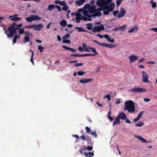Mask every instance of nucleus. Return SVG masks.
<instances>
[{"label":"nucleus","mask_w":157,"mask_h":157,"mask_svg":"<svg viewBox=\"0 0 157 157\" xmlns=\"http://www.w3.org/2000/svg\"><path fill=\"white\" fill-rule=\"evenodd\" d=\"M129 58L130 62L131 63H133L137 59L138 57L135 55H131L129 56Z\"/></svg>","instance_id":"nucleus-9"},{"label":"nucleus","mask_w":157,"mask_h":157,"mask_svg":"<svg viewBox=\"0 0 157 157\" xmlns=\"http://www.w3.org/2000/svg\"><path fill=\"white\" fill-rule=\"evenodd\" d=\"M85 0H77L76 1L75 3L78 5V6L82 5L83 3L85 2Z\"/></svg>","instance_id":"nucleus-18"},{"label":"nucleus","mask_w":157,"mask_h":157,"mask_svg":"<svg viewBox=\"0 0 157 157\" xmlns=\"http://www.w3.org/2000/svg\"><path fill=\"white\" fill-rule=\"evenodd\" d=\"M86 25L87 26L86 28L89 30H93V28L92 27V26H93L92 24L91 23H88L86 24Z\"/></svg>","instance_id":"nucleus-21"},{"label":"nucleus","mask_w":157,"mask_h":157,"mask_svg":"<svg viewBox=\"0 0 157 157\" xmlns=\"http://www.w3.org/2000/svg\"><path fill=\"white\" fill-rule=\"evenodd\" d=\"M93 80V79L92 78H85L81 79L80 81V82L83 84L85 83L88 82L90 81H92Z\"/></svg>","instance_id":"nucleus-13"},{"label":"nucleus","mask_w":157,"mask_h":157,"mask_svg":"<svg viewBox=\"0 0 157 157\" xmlns=\"http://www.w3.org/2000/svg\"><path fill=\"white\" fill-rule=\"evenodd\" d=\"M62 48L65 49H66L67 50H69L70 49V48L68 47H67L65 46H62Z\"/></svg>","instance_id":"nucleus-61"},{"label":"nucleus","mask_w":157,"mask_h":157,"mask_svg":"<svg viewBox=\"0 0 157 157\" xmlns=\"http://www.w3.org/2000/svg\"><path fill=\"white\" fill-rule=\"evenodd\" d=\"M75 29H77L78 30V31L79 32H84L86 33H88L90 34H92V31H91L90 32H88V31L84 29H83L82 27H76L75 28Z\"/></svg>","instance_id":"nucleus-8"},{"label":"nucleus","mask_w":157,"mask_h":157,"mask_svg":"<svg viewBox=\"0 0 157 157\" xmlns=\"http://www.w3.org/2000/svg\"><path fill=\"white\" fill-rule=\"evenodd\" d=\"M76 21L75 22L78 23L80 22V21L81 20V18H75Z\"/></svg>","instance_id":"nucleus-60"},{"label":"nucleus","mask_w":157,"mask_h":157,"mask_svg":"<svg viewBox=\"0 0 157 157\" xmlns=\"http://www.w3.org/2000/svg\"><path fill=\"white\" fill-rule=\"evenodd\" d=\"M55 7V5H49L48 6V8L47 9V10H52V9H54Z\"/></svg>","instance_id":"nucleus-32"},{"label":"nucleus","mask_w":157,"mask_h":157,"mask_svg":"<svg viewBox=\"0 0 157 157\" xmlns=\"http://www.w3.org/2000/svg\"><path fill=\"white\" fill-rule=\"evenodd\" d=\"M81 57L86 56H95V55L93 54H86L82 55H80Z\"/></svg>","instance_id":"nucleus-33"},{"label":"nucleus","mask_w":157,"mask_h":157,"mask_svg":"<svg viewBox=\"0 0 157 157\" xmlns=\"http://www.w3.org/2000/svg\"><path fill=\"white\" fill-rule=\"evenodd\" d=\"M144 125V123L142 121H139L135 124V125L138 127H141Z\"/></svg>","instance_id":"nucleus-31"},{"label":"nucleus","mask_w":157,"mask_h":157,"mask_svg":"<svg viewBox=\"0 0 157 157\" xmlns=\"http://www.w3.org/2000/svg\"><path fill=\"white\" fill-rule=\"evenodd\" d=\"M120 123L121 121L120 120V119L117 116L115 121L113 123V126L114 127L115 125L119 124Z\"/></svg>","instance_id":"nucleus-16"},{"label":"nucleus","mask_w":157,"mask_h":157,"mask_svg":"<svg viewBox=\"0 0 157 157\" xmlns=\"http://www.w3.org/2000/svg\"><path fill=\"white\" fill-rule=\"evenodd\" d=\"M83 16L87 17H88L90 16H91V17H92V15L89 14L87 12H83Z\"/></svg>","instance_id":"nucleus-41"},{"label":"nucleus","mask_w":157,"mask_h":157,"mask_svg":"<svg viewBox=\"0 0 157 157\" xmlns=\"http://www.w3.org/2000/svg\"><path fill=\"white\" fill-rule=\"evenodd\" d=\"M91 134L92 135H93L94 136V137L96 138H97V135L96 134V132H92L91 133Z\"/></svg>","instance_id":"nucleus-55"},{"label":"nucleus","mask_w":157,"mask_h":157,"mask_svg":"<svg viewBox=\"0 0 157 157\" xmlns=\"http://www.w3.org/2000/svg\"><path fill=\"white\" fill-rule=\"evenodd\" d=\"M33 29L36 31L40 30L43 27V25L41 24L38 25H33Z\"/></svg>","instance_id":"nucleus-7"},{"label":"nucleus","mask_w":157,"mask_h":157,"mask_svg":"<svg viewBox=\"0 0 157 157\" xmlns=\"http://www.w3.org/2000/svg\"><path fill=\"white\" fill-rule=\"evenodd\" d=\"M136 137L140 140L143 141L145 143H148L149 142L146 141V140L145 139H144L142 137L140 136H137Z\"/></svg>","instance_id":"nucleus-23"},{"label":"nucleus","mask_w":157,"mask_h":157,"mask_svg":"<svg viewBox=\"0 0 157 157\" xmlns=\"http://www.w3.org/2000/svg\"><path fill=\"white\" fill-rule=\"evenodd\" d=\"M112 0H98L97 2L98 6L100 7V11H103V14L108 15L109 12L113 10L115 6V4L113 2H111Z\"/></svg>","instance_id":"nucleus-1"},{"label":"nucleus","mask_w":157,"mask_h":157,"mask_svg":"<svg viewBox=\"0 0 157 157\" xmlns=\"http://www.w3.org/2000/svg\"><path fill=\"white\" fill-rule=\"evenodd\" d=\"M85 129L86 131V132L87 133H89L90 132H91L90 129L89 127H88L87 126H86L85 127Z\"/></svg>","instance_id":"nucleus-45"},{"label":"nucleus","mask_w":157,"mask_h":157,"mask_svg":"<svg viewBox=\"0 0 157 157\" xmlns=\"http://www.w3.org/2000/svg\"><path fill=\"white\" fill-rule=\"evenodd\" d=\"M59 24L62 27L65 26L67 25V21L65 20H63L60 22Z\"/></svg>","instance_id":"nucleus-20"},{"label":"nucleus","mask_w":157,"mask_h":157,"mask_svg":"<svg viewBox=\"0 0 157 157\" xmlns=\"http://www.w3.org/2000/svg\"><path fill=\"white\" fill-rule=\"evenodd\" d=\"M129 90L130 92H132L142 93L146 91V90L144 88L138 87L131 89Z\"/></svg>","instance_id":"nucleus-4"},{"label":"nucleus","mask_w":157,"mask_h":157,"mask_svg":"<svg viewBox=\"0 0 157 157\" xmlns=\"http://www.w3.org/2000/svg\"><path fill=\"white\" fill-rule=\"evenodd\" d=\"M90 7V4L89 3L86 4L84 6V8L85 9H89Z\"/></svg>","instance_id":"nucleus-50"},{"label":"nucleus","mask_w":157,"mask_h":157,"mask_svg":"<svg viewBox=\"0 0 157 157\" xmlns=\"http://www.w3.org/2000/svg\"><path fill=\"white\" fill-rule=\"evenodd\" d=\"M8 30L10 32V33L8 34L7 35L8 38L12 37L14 34L17 33V31L10 29H8Z\"/></svg>","instance_id":"nucleus-12"},{"label":"nucleus","mask_w":157,"mask_h":157,"mask_svg":"<svg viewBox=\"0 0 157 157\" xmlns=\"http://www.w3.org/2000/svg\"><path fill=\"white\" fill-rule=\"evenodd\" d=\"M69 50L72 52H76V50L75 49L70 48Z\"/></svg>","instance_id":"nucleus-63"},{"label":"nucleus","mask_w":157,"mask_h":157,"mask_svg":"<svg viewBox=\"0 0 157 157\" xmlns=\"http://www.w3.org/2000/svg\"><path fill=\"white\" fill-rule=\"evenodd\" d=\"M95 8L96 7L94 5H93L90 6L88 9L89 12L91 13H93L95 11Z\"/></svg>","instance_id":"nucleus-15"},{"label":"nucleus","mask_w":157,"mask_h":157,"mask_svg":"<svg viewBox=\"0 0 157 157\" xmlns=\"http://www.w3.org/2000/svg\"><path fill=\"white\" fill-rule=\"evenodd\" d=\"M64 6L63 7L62 9L63 10L67 11L69 8L68 6Z\"/></svg>","instance_id":"nucleus-52"},{"label":"nucleus","mask_w":157,"mask_h":157,"mask_svg":"<svg viewBox=\"0 0 157 157\" xmlns=\"http://www.w3.org/2000/svg\"><path fill=\"white\" fill-rule=\"evenodd\" d=\"M105 29V27L103 25H101L100 26H94L93 30L94 33H92V34H94L96 32L99 33L101 31L104 30Z\"/></svg>","instance_id":"nucleus-3"},{"label":"nucleus","mask_w":157,"mask_h":157,"mask_svg":"<svg viewBox=\"0 0 157 157\" xmlns=\"http://www.w3.org/2000/svg\"><path fill=\"white\" fill-rule=\"evenodd\" d=\"M19 37L20 36H18L17 34H16L15 35L14 38L13 39V44H15L16 43L17 38H19Z\"/></svg>","instance_id":"nucleus-29"},{"label":"nucleus","mask_w":157,"mask_h":157,"mask_svg":"<svg viewBox=\"0 0 157 157\" xmlns=\"http://www.w3.org/2000/svg\"><path fill=\"white\" fill-rule=\"evenodd\" d=\"M93 148V147L91 146H88L87 147V150L89 151H91L92 150Z\"/></svg>","instance_id":"nucleus-58"},{"label":"nucleus","mask_w":157,"mask_h":157,"mask_svg":"<svg viewBox=\"0 0 157 157\" xmlns=\"http://www.w3.org/2000/svg\"><path fill=\"white\" fill-rule=\"evenodd\" d=\"M117 117H118L120 119L123 120H125L127 118L126 115L123 112L120 113Z\"/></svg>","instance_id":"nucleus-11"},{"label":"nucleus","mask_w":157,"mask_h":157,"mask_svg":"<svg viewBox=\"0 0 157 157\" xmlns=\"http://www.w3.org/2000/svg\"><path fill=\"white\" fill-rule=\"evenodd\" d=\"M101 13L100 12H97L94 13L93 14L92 16V17H94V16H98L100 17L101 15Z\"/></svg>","instance_id":"nucleus-30"},{"label":"nucleus","mask_w":157,"mask_h":157,"mask_svg":"<svg viewBox=\"0 0 157 157\" xmlns=\"http://www.w3.org/2000/svg\"><path fill=\"white\" fill-rule=\"evenodd\" d=\"M77 73L78 75L82 76L85 74H86V72L82 71H78L77 72Z\"/></svg>","instance_id":"nucleus-36"},{"label":"nucleus","mask_w":157,"mask_h":157,"mask_svg":"<svg viewBox=\"0 0 157 157\" xmlns=\"http://www.w3.org/2000/svg\"><path fill=\"white\" fill-rule=\"evenodd\" d=\"M121 102V101L119 99H117V101L115 102V104L116 105L119 104Z\"/></svg>","instance_id":"nucleus-62"},{"label":"nucleus","mask_w":157,"mask_h":157,"mask_svg":"<svg viewBox=\"0 0 157 157\" xmlns=\"http://www.w3.org/2000/svg\"><path fill=\"white\" fill-rule=\"evenodd\" d=\"M144 112V111H142L141 112H140L139 113L137 117H138L140 119L141 118V117L142 116V115H143Z\"/></svg>","instance_id":"nucleus-46"},{"label":"nucleus","mask_w":157,"mask_h":157,"mask_svg":"<svg viewBox=\"0 0 157 157\" xmlns=\"http://www.w3.org/2000/svg\"><path fill=\"white\" fill-rule=\"evenodd\" d=\"M142 73L143 82H149V81L148 80L149 78V76L144 71H142Z\"/></svg>","instance_id":"nucleus-6"},{"label":"nucleus","mask_w":157,"mask_h":157,"mask_svg":"<svg viewBox=\"0 0 157 157\" xmlns=\"http://www.w3.org/2000/svg\"><path fill=\"white\" fill-rule=\"evenodd\" d=\"M107 98L108 101L111 99L110 95L109 94H106L104 97V98Z\"/></svg>","instance_id":"nucleus-42"},{"label":"nucleus","mask_w":157,"mask_h":157,"mask_svg":"<svg viewBox=\"0 0 157 157\" xmlns=\"http://www.w3.org/2000/svg\"><path fill=\"white\" fill-rule=\"evenodd\" d=\"M138 29V27L136 25H135L133 27L128 30V32L129 33L136 32L137 31Z\"/></svg>","instance_id":"nucleus-10"},{"label":"nucleus","mask_w":157,"mask_h":157,"mask_svg":"<svg viewBox=\"0 0 157 157\" xmlns=\"http://www.w3.org/2000/svg\"><path fill=\"white\" fill-rule=\"evenodd\" d=\"M70 56L74 57H81L80 55H78L77 53L71 54Z\"/></svg>","instance_id":"nucleus-51"},{"label":"nucleus","mask_w":157,"mask_h":157,"mask_svg":"<svg viewBox=\"0 0 157 157\" xmlns=\"http://www.w3.org/2000/svg\"><path fill=\"white\" fill-rule=\"evenodd\" d=\"M63 42L64 43H66V44H69L71 43V41L70 40H63Z\"/></svg>","instance_id":"nucleus-53"},{"label":"nucleus","mask_w":157,"mask_h":157,"mask_svg":"<svg viewBox=\"0 0 157 157\" xmlns=\"http://www.w3.org/2000/svg\"><path fill=\"white\" fill-rule=\"evenodd\" d=\"M123 0H117L116 1V4L117 6H119L121 3L123 2Z\"/></svg>","instance_id":"nucleus-40"},{"label":"nucleus","mask_w":157,"mask_h":157,"mask_svg":"<svg viewBox=\"0 0 157 157\" xmlns=\"http://www.w3.org/2000/svg\"><path fill=\"white\" fill-rule=\"evenodd\" d=\"M100 45H101L104 47L109 48L110 44H107L105 43H102L100 44Z\"/></svg>","instance_id":"nucleus-38"},{"label":"nucleus","mask_w":157,"mask_h":157,"mask_svg":"<svg viewBox=\"0 0 157 157\" xmlns=\"http://www.w3.org/2000/svg\"><path fill=\"white\" fill-rule=\"evenodd\" d=\"M55 7H56L57 9V10L59 11H61L62 10L60 6L58 5H56L55 6Z\"/></svg>","instance_id":"nucleus-54"},{"label":"nucleus","mask_w":157,"mask_h":157,"mask_svg":"<svg viewBox=\"0 0 157 157\" xmlns=\"http://www.w3.org/2000/svg\"><path fill=\"white\" fill-rule=\"evenodd\" d=\"M25 20L27 21L28 22H31L33 21V18L32 15H31L30 16H29L28 17H26L25 18Z\"/></svg>","instance_id":"nucleus-24"},{"label":"nucleus","mask_w":157,"mask_h":157,"mask_svg":"<svg viewBox=\"0 0 157 157\" xmlns=\"http://www.w3.org/2000/svg\"><path fill=\"white\" fill-rule=\"evenodd\" d=\"M16 29L17 30V29L19 30V34H22L24 33L25 30L23 28H17Z\"/></svg>","instance_id":"nucleus-26"},{"label":"nucleus","mask_w":157,"mask_h":157,"mask_svg":"<svg viewBox=\"0 0 157 157\" xmlns=\"http://www.w3.org/2000/svg\"><path fill=\"white\" fill-rule=\"evenodd\" d=\"M83 63H77L76 64H74L73 66L75 67H78V66H83Z\"/></svg>","instance_id":"nucleus-43"},{"label":"nucleus","mask_w":157,"mask_h":157,"mask_svg":"<svg viewBox=\"0 0 157 157\" xmlns=\"http://www.w3.org/2000/svg\"><path fill=\"white\" fill-rule=\"evenodd\" d=\"M151 30L155 32H157V28H152Z\"/></svg>","instance_id":"nucleus-64"},{"label":"nucleus","mask_w":157,"mask_h":157,"mask_svg":"<svg viewBox=\"0 0 157 157\" xmlns=\"http://www.w3.org/2000/svg\"><path fill=\"white\" fill-rule=\"evenodd\" d=\"M29 37L28 36L25 35L24 37V43H26L27 42H29Z\"/></svg>","instance_id":"nucleus-27"},{"label":"nucleus","mask_w":157,"mask_h":157,"mask_svg":"<svg viewBox=\"0 0 157 157\" xmlns=\"http://www.w3.org/2000/svg\"><path fill=\"white\" fill-rule=\"evenodd\" d=\"M55 3L56 4H59L61 6H63L67 5V3L64 1H60L59 0H56L55 1Z\"/></svg>","instance_id":"nucleus-14"},{"label":"nucleus","mask_w":157,"mask_h":157,"mask_svg":"<svg viewBox=\"0 0 157 157\" xmlns=\"http://www.w3.org/2000/svg\"><path fill=\"white\" fill-rule=\"evenodd\" d=\"M135 108L133 101L129 100L124 103V110H128L129 113H132L135 112Z\"/></svg>","instance_id":"nucleus-2"},{"label":"nucleus","mask_w":157,"mask_h":157,"mask_svg":"<svg viewBox=\"0 0 157 157\" xmlns=\"http://www.w3.org/2000/svg\"><path fill=\"white\" fill-rule=\"evenodd\" d=\"M89 48L90 50H91L92 52H93L95 54L97 55L98 54L95 48H94L89 47Z\"/></svg>","instance_id":"nucleus-28"},{"label":"nucleus","mask_w":157,"mask_h":157,"mask_svg":"<svg viewBox=\"0 0 157 157\" xmlns=\"http://www.w3.org/2000/svg\"><path fill=\"white\" fill-rule=\"evenodd\" d=\"M117 45L116 44H110L109 48H114L117 47Z\"/></svg>","instance_id":"nucleus-44"},{"label":"nucleus","mask_w":157,"mask_h":157,"mask_svg":"<svg viewBox=\"0 0 157 157\" xmlns=\"http://www.w3.org/2000/svg\"><path fill=\"white\" fill-rule=\"evenodd\" d=\"M70 36V35L69 33L66 34L62 38L63 40H65L69 38Z\"/></svg>","instance_id":"nucleus-35"},{"label":"nucleus","mask_w":157,"mask_h":157,"mask_svg":"<svg viewBox=\"0 0 157 157\" xmlns=\"http://www.w3.org/2000/svg\"><path fill=\"white\" fill-rule=\"evenodd\" d=\"M33 54H32L31 56V58L30 59V61L31 62V63L33 64V65H34V62L33 61Z\"/></svg>","instance_id":"nucleus-56"},{"label":"nucleus","mask_w":157,"mask_h":157,"mask_svg":"<svg viewBox=\"0 0 157 157\" xmlns=\"http://www.w3.org/2000/svg\"><path fill=\"white\" fill-rule=\"evenodd\" d=\"M24 33L25 34V35H27V36H30L31 35V34L29 32V31H25V32H24Z\"/></svg>","instance_id":"nucleus-57"},{"label":"nucleus","mask_w":157,"mask_h":157,"mask_svg":"<svg viewBox=\"0 0 157 157\" xmlns=\"http://www.w3.org/2000/svg\"><path fill=\"white\" fill-rule=\"evenodd\" d=\"M126 13V11L123 7H121L120 8V11L118 14L117 17L118 18H120L123 17Z\"/></svg>","instance_id":"nucleus-5"},{"label":"nucleus","mask_w":157,"mask_h":157,"mask_svg":"<svg viewBox=\"0 0 157 157\" xmlns=\"http://www.w3.org/2000/svg\"><path fill=\"white\" fill-rule=\"evenodd\" d=\"M119 28L120 30H121L122 31H124L125 29V28L126 27V25L125 24H124L122 26H119Z\"/></svg>","instance_id":"nucleus-37"},{"label":"nucleus","mask_w":157,"mask_h":157,"mask_svg":"<svg viewBox=\"0 0 157 157\" xmlns=\"http://www.w3.org/2000/svg\"><path fill=\"white\" fill-rule=\"evenodd\" d=\"M16 25L15 22H14L11 26L9 27L8 29H12L13 30H14L15 31H17V28L15 27V26H16Z\"/></svg>","instance_id":"nucleus-19"},{"label":"nucleus","mask_w":157,"mask_h":157,"mask_svg":"<svg viewBox=\"0 0 157 157\" xmlns=\"http://www.w3.org/2000/svg\"><path fill=\"white\" fill-rule=\"evenodd\" d=\"M91 17V16L88 17H87L83 15L82 16L81 19L84 21H86L87 20L91 21L92 19L90 18Z\"/></svg>","instance_id":"nucleus-17"},{"label":"nucleus","mask_w":157,"mask_h":157,"mask_svg":"<svg viewBox=\"0 0 157 157\" xmlns=\"http://www.w3.org/2000/svg\"><path fill=\"white\" fill-rule=\"evenodd\" d=\"M21 20V18L17 17H13V18H12L10 19L11 21H16Z\"/></svg>","instance_id":"nucleus-25"},{"label":"nucleus","mask_w":157,"mask_h":157,"mask_svg":"<svg viewBox=\"0 0 157 157\" xmlns=\"http://www.w3.org/2000/svg\"><path fill=\"white\" fill-rule=\"evenodd\" d=\"M150 3L152 4V7L153 8H156V2H154L153 0H151L150 2Z\"/></svg>","instance_id":"nucleus-34"},{"label":"nucleus","mask_w":157,"mask_h":157,"mask_svg":"<svg viewBox=\"0 0 157 157\" xmlns=\"http://www.w3.org/2000/svg\"><path fill=\"white\" fill-rule=\"evenodd\" d=\"M80 139L83 141L86 140V138L83 135H82L80 136Z\"/></svg>","instance_id":"nucleus-59"},{"label":"nucleus","mask_w":157,"mask_h":157,"mask_svg":"<svg viewBox=\"0 0 157 157\" xmlns=\"http://www.w3.org/2000/svg\"><path fill=\"white\" fill-rule=\"evenodd\" d=\"M75 15L76 17V18H81L82 17L81 14L78 13H75Z\"/></svg>","instance_id":"nucleus-39"},{"label":"nucleus","mask_w":157,"mask_h":157,"mask_svg":"<svg viewBox=\"0 0 157 157\" xmlns=\"http://www.w3.org/2000/svg\"><path fill=\"white\" fill-rule=\"evenodd\" d=\"M33 21H39L41 19V17L37 16L32 15Z\"/></svg>","instance_id":"nucleus-22"},{"label":"nucleus","mask_w":157,"mask_h":157,"mask_svg":"<svg viewBox=\"0 0 157 157\" xmlns=\"http://www.w3.org/2000/svg\"><path fill=\"white\" fill-rule=\"evenodd\" d=\"M119 12V11L118 10H116L113 12V16L115 17L116 16L117 14H118Z\"/></svg>","instance_id":"nucleus-49"},{"label":"nucleus","mask_w":157,"mask_h":157,"mask_svg":"<svg viewBox=\"0 0 157 157\" xmlns=\"http://www.w3.org/2000/svg\"><path fill=\"white\" fill-rule=\"evenodd\" d=\"M44 48L43 47L41 46L40 45H39L38 47V50H40V52H42L43 51V50L44 49Z\"/></svg>","instance_id":"nucleus-47"},{"label":"nucleus","mask_w":157,"mask_h":157,"mask_svg":"<svg viewBox=\"0 0 157 157\" xmlns=\"http://www.w3.org/2000/svg\"><path fill=\"white\" fill-rule=\"evenodd\" d=\"M104 37L107 40V41H109V40L111 39V37L107 34H105L104 36Z\"/></svg>","instance_id":"nucleus-48"}]
</instances>
